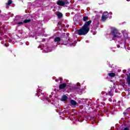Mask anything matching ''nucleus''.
Masks as SVG:
<instances>
[{
	"instance_id": "obj_21",
	"label": "nucleus",
	"mask_w": 130,
	"mask_h": 130,
	"mask_svg": "<svg viewBox=\"0 0 130 130\" xmlns=\"http://www.w3.org/2000/svg\"><path fill=\"white\" fill-rule=\"evenodd\" d=\"M109 95H110V96H112V94L109 93Z\"/></svg>"
},
{
	"instance_id": "obj_16",
	"label": "nucleus",
	"mask_w": 130,
	"mask_h": 130,
	"mask_svg": "<svg viewBox=\"0 0 130 130\" xmlns=\"http://www.w3.org/2000/svg\"><path fill=\"white\" fill-rule=\"evenodd\" d=\"M121 130H129V129H128V128L127 127H125V128H124V129H121Z\"/></svg>"
},
{
	"instance_id": "obj_23",
	"label": "nucleus",
	"mask_w": 130,
	"mask_h": 130,
	"mask_svg": "<svg viewBox=\"0 0 130 130\" xmlns=\"http://www.w3.org/2000/svg\"><path fill=\"white\" fill-rule=\"evenodd\" d=\"M39 92H40V90H39Z\"/></svg>"
},
{
	"instance_id": "obj_14",
	"label": "nucleus",
	"mask_w": 130,
	"mask_h": 130,
	"mask_svg": "<svg viewBox=\"0 0 130 130\" xmlns=\"http://www.w3.org/2000/svg\"><path fill=\"white\" fill-rule=\"evenodd\" d=\"M12 4V0H9L8 3H6V6L8 7V6H10V5Z\"/></svg>"
},
{
	"instance_id": "obj_6",
	"label": "nucleus",
	"mask_w": 130,
	"mask_h": 130,
	"mask_svg": "<svg viewBox=\"0 0 130 130\" xmlns=\"http://www.w3.org/2000/svg\"><path fill=\"white\" fill-rule=\"evenodd\" d=\"M108 18V12H105L103 13V15L102 16V20L103 22L106 21L107 19Z\"/></svg>"
},
{
	"instance_id": "obj_18",
	"label": "nucleus",
	"mask_w": 130,
	"mask_h": 130,
	"mask_svg": "<svg viewBox=\"0 0 130 130\" xmlns=\"http://www.w3.org/2000/svg\"><path fill=\"white\" fill-rule=\"evenodd\" d=\"M77 85L78 87H80V86H81V84L80 83H77Z\"/></svg>"
},
{
	"instance_id": "obj_4",
	"label": "nucleus",
	"mask_w": 130,
	"mask_h": 130,
	"mask_svg": "<svg viewBox=\"0 0 130 130\" xmlns=\"http://www.w3.org/2000/svg\"><path fill=\"white\" fill-rule=\"evenodd\" d=\"M19 21H20V19L17 17L14 19V22H15V24L17 25H23V24H24V23H29V22H30L31 21V20L26 19V20H24L23 22H20Z\"/></svg>"
},
{
	"instance_id": "obj_7",
	"label": "nucleus",
	"mask_w": 130,
	"mask_h": 130,
	"mask_svg": "<svg viewBox=\"0 0 130 130\" xmlns=\"http://www.w3.org/2000/svg\"><path fill=\"white\" fill-rule=\"evenodd\" d=\"M67 86V83H63L61 84H60L59 88V89H64Z\"/></svg>"
},
{
	"instance_id": "obj_15",
	"label": "nucleus",
	"mask_w": 130,
	"mask_h": 130,
	"mask_svg": "<svg viewBox=\"0 0 130 130\" xmlns=\"http://www.w3.org/2000/svg\"><path fill=\"white\" fill-rule=\"evenodd\" d=\"M83 20L84 22H86V21H88V17L85 16L83 17Z\"/></svg>"
},
{
	"instance_id": "obj_2",
	"label": "nucleus",
	"mask_w": 130,
	"mask_h": 130,
	"mask_svg": "<svg viewBox=\"0 0 130 130\" xmlns=\"http://www.w3.org/2000/svg\"><path fill=\"white\" fill-rule=\"evenodd\" d=\"M111 34L115 38H120L121 36V34L119 33L118 30L115 27H111Z\"/></svg>"
},
{
	"instance_id": "obj_9",
	"label": "nucleus",
	"mask_w": 130,
	"mask_h": 130,
	"mask_svg": "<svg viewBox=\"0 0 130 130\" xmlns=\"http://www.w3.org/2000/svg\"><path fill=\"white\" fill-rule=\"evenodd\" d=\"M60 100H61V101H67V100H68V96L64 95L62 96Z\"/></svg>"
},
{
	"instance_id": "obj_5",
	"label": "nucleus",
	"mask_w": 130,
	"mask_h": 130,
	"mask_svg": "<svg viewBox=\"0 0 130 130\" xmlns=\"http://www.w3.org/2000/svg\"><path fill=\"white\" fill-rule=\"evenodd\" d=\"M68 4V1L67 0H61L58 1L57 2V4L58 5V6H63L64 5H67Z\"/></svg>"
},
{
	"instance_id": "obj_1",
	"label": "nucleus",
	"mask_w": 130,
	"mask_h": 130,
	"mask_svg": "<svg viewBox=\"0 0 130 130\" xmlns=\"http://www.w3.org/2000/svg\"><path fill=\"white\" fill-rule=\"evenodd\" d=\"M92 23L91 20L86 22L83 27L77 31V34L78 35H86L90 31V24Z\"/></svg>"
},
{
	"instance_id": "obj_10",
	"label": "nucleus",
	"mask_w": 130,
	"mask_h": 130,
	"mask_svg": "<svg viewBox=\"0 0 130 130\" xmlns=\"http://www.w3.org/2000/svg\"><path fill=\"white\" fill-rule=\"evenodd\" d=\"M70 103L71 105H73V106L77 105V102L75 101L74 100H72L70 102Z\"/></svg>"
},
{
	"instance_id": "obj_19",
	"label": "nucleus",
	"mask_w": 130,
	"mask_h": 130,
	"mask_svg": "<svg viewBox=\"0 0 130 130\" xmlns=\"http://www.w3.org/2000/svg\"><path fill=\"white\" fill-rule=\"evenodd\" d=\"M109 14H110V15H112V12H110V13H109Z\"/></svg>"
},
{
	"instance_id": "obj_17",
	"label": "nucleus",
	"mask_w": 130,
	"mask_h": 130,
	"mask_svg": "<svg viewBox=\"0 0 130 130\" xmlns=\"http://www.w3.org/2000/svg\"><path fill=\"white\" fill-rule=\"evenodd\" d=\"M76 43H77V42L75 41L74 43H73L72 44H70V45H74V44H76Z\"/></svg>"
},
{
	"instance_id": "obj_24",
	"label": "nucleus",
	"mask_w": 130,
	"mask_h": 130,
	"mask_svg": "<svg viewBox=\"0 0 130 130\" xmlns=\"http://www.w3.org/2000/svg\"><path fill=\"white\" fill-rule=\"evenodd\" d=\"M19 1H23V0H19Z\"/></svg>"
},
{
	"instance_id": "obj_20",
	"label": "nucleus",
	"mask_w": 130,
	"mask_h": 130,
	"mask_svg": "<svg viewBox=\"0 0 130 130\" xmlns=\"http://www.w3.org/2000/svg\"><path fill=\"white\" fill-rule=\"evenodd\" d=\"M115 84H113V87H114V88L115 87Z\"/></svg>"
},
{
	"instance_id": "obj_22",
	"label": "nucleus",
	"mask_w": 130,
	"mask_h": 130,
	"mask_svg": "<svg viewBox=\"0 0 130 130\" xmlns=\"http://www.w3.org/2000/svg\"><path fill=\"white\" fill-rule=\"evenodd\" d=\"M126 1H127V2H129L130 0H126Z\"/></svg>"
},
{
	"instance_id": "obj_8",
	"label": "nucleus",
	"mask_w": 130,
	"mask_h": 130,
	"mask_svg": "<svg viewBox=\"0 0 130 130\" xmlns=\"http://www.w3.org/2000/svg\"><path fill=\"white\" fill-rule=\"evenodd\" d=\"M109 77H110L111 78H114L115 76H116V74L115 73L111 72L108 74Z\"/></svg>"
},
{
	"instance_id": "obj_11",
	"label": "nucleus",
	"mask_w": 130,
	"mask_h": 130,
	"mask_svg": "<svg viewBox=\"0 0 130 130\" xmlns=\"http://www.w3.org/2000/svg\"><path fill=\"white\" fill-rule=\"evenodd\" d=\"M61 39L59 37H56L54 39V42H59L60 41Z\"/></svg>"
},
{
	"instance_id": "obj_3",
	"label": "nucleus",
	"mask_w": 130,
	"mask_h": 130,
	"mask_svg": "<svg viewBox=\"0 0 130 130\" xmlns=\"http://www.w3.org/2000/svg\"><path fill=\"white\" fill-rule=\"evenodd\" d=\"M127 39V35L126 34H125L123 36V42L121 43L119 45V47H121V48H125L126 50H130V47H126V45L125 44V40Z\"/></svg>"
},
{
	"instance_id": "obj_12",
	"label": "nucleus",
	"mask_w": 130,
	"mask_h": 130,
	"mask_svg": "<svg viewBox=\"0 0 130 130\" xmlns=\"http://www.w3.org/2000/svg\"><path fill=\"white\" fill-rule=\"evenodd\" d=\"M127 83L130 85V75H127Z\"/></svg>"
},
{
	"instance_id": "obj_13",
	"label": "nucleus",
	"mask_w": 130,
	"mask_h": 130,
	"mask_svg": "<svg viewBox=\"0 0 130 130\" xmlns=\"http://www.w3.org/2000/svg\"><path fill=\"white\" fill-rule=\"evenodd\" d=\"M57 16L58 17V18H60L61 17H62V14L60 12H58L57 13Z\"/></svg>"
}]
</instances>
